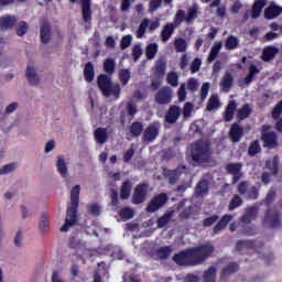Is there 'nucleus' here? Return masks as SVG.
Instances as JSON below:
<instances>
[{"mask_svg":"<svg viewBox=\"0 0 282 282\" xmlns=\"http://www.w3.org/2000/svg\"><path fill=\"white\" fill-rule=\"evenodd\" d=\"M212 252H215V248H213V245L207 243L175 254L173 261L177 265H199L210 257Z\"/></svg>","mask_w":282,"mask_h":282,"instance_id":"f257e3e1","label":"nucleus"},{"mask_svg":"<svg viewBox=\"0 0 282 282\" xmlns=\"http://www.w3.org/2000/svg\"><path fill=\"white\" fill-rule=\"evenodd\" d=\"M80 197V185H75L70 189V204L68 205L66 219L64 226L61 228L62 232H67L74 224H76V209Z\"/></svg>","mask_w":282,"mask_h":282,"instance_id":"f03ea898","label":"nucleus"},{"mask_svg":"<svg viewBox=\"0 0 282 282\" xmlns=\"http://www.w3.org/2000/svg\"><path fill=\"white\" fill-rule=\"evenodd\" d=\"M97 85L106 98H109V96L120 98V84H113L111 82V77L107 75H100L97 78Z\"/></svg>","mask_w":282,"mask_h":282,"instance_id":"7ed1b4c3","label":"nucleus"},{"mask_svg":"<svg viewBox=\"0 0 282 282\" xmlns=\"http://www.w3.org/2000/svg\"><path fill=\"white\" fill-rule=\"evenodd\" d=\"M210 155V145L208 143H195L192 147V159L194 164H204V162H209Z\"/></svg>","mask_w":282,"mask_h":282,"instance_id":"20e7f679","label":"nucleus"},{"mask_svg":"<svg viewBox=\"0 0 282 282\" xmlns=\"http://www.w3.org/2000/svg\"><path fill=\"white\" fill-rule=\"evenodd\" d=\"M156 105H171L173 100V89L169 86H163L155 95Z\"/></svg>","mask_w":282,"mask_h":282,"instance_id":"39448f33","label":"nucleus"},{"mask_svg":"<svg viewBox=\"0 0 282 282\" xmlns=\"http://www.w3.org/2000/svg\"><path fill=\"white\" fill-rule=\"evenodd\" d=\"M238 193L245 195L248 199H257L259 197V192L254 185H250L248 182H241L238 185Z\"/></svg>","mask_w":282,"mask_h":282,"instance_id":"423d86ee","label":"nucleus"},{"mask_svg":"<svg viewBox=\"0 0 282 282\" xmlns=\"http://www.w3.org/2000/svg\"><path fill=\"white\" fill-rule=\"evenodd\" d=\"M149 185L140 184L135 187L134 194L132 196V202L134 204H142L147 199V195H149Z\"/></svg>","mask_w":282,"mask_h":282,"instance_id":"0eeeda50","label":"nucleus"},{"mask_svg":"<svg viewBox=\"0 0 282 282\" xmlns=\"http://www.w3.org/2000/svg\"><path fill=\"white\" fill-rule=\"evenodd\" d=\"M262 140L264 145L269 147L270 149H274V147H276V134L274 131H270L269 126L262 127Z\"/></svg>","mask_w":282,"mask_h":282,"instance_id":"6e6552de","label":"nucleus"},{"mask_svg":"<svg viewBox=\"0 0 282 282\" xmlns=\"http://www.w3.org/2000/svg\"><path fill=\"white\" fill-rule=\"evenodd\" d=\"M182 173H186V166L181 165L176 170H169L166 167L163 169V175L164 177H167L170 184H176L178 177L182 175Z\"/></svg>","mask_w":282,"mask_h":282,"instance_id":"1a4fd4ad","label":"nucleus"},{"mask_svg":"<svg viewBox=\"0 0 282 282\" xmlns=\"http://www.w3.org/2000/svg\"><path fill=\"white\" fill-rule=\"evenodd\" d=\"M166 194H159L153 197L147 207L148 213H155L156 210H160V208L166 204Z\"/></svg>","mask_w":282,"mask_h":282,"instance_id":"9d476101","label":"nucleus"},{"mask_svg":"<svg viewBox=\"0 0 282 282\" xmlns=\"http://www.w3.org/2000/svg\"><path fill=\"white\" fill-rule=\"evenodd\" d=\"M159 134H160V124L158 123L150 124L143 132V141L153 142V140H155V138H158Z\"/></svg>","mask_w":282,"mask_h":282,"instance_id":"9b49d317","label":"nucleus"},{"mask_svg":"<svg viewBox=\"0 0 282 282\" xmlns=\"http://www.w3.org/2000/svg\"><path fill=\"white\" fill-rule=\"evenodd\" d=\"M241 163H231L227 165V173H231L234 175L232 183L237 184L242 177L241 173Z\"/></svg>","mask_w":282,"mask_h":282,"instance_id":"f8f14e48","label":"nucleus"},{"mask_svg":"<svg viewBox=\"0 0 282 282\" xmlns=\"http://www.w3.org/2000/svg\"><path fill=\"white\" fill-rule=\"evenodd\" d=\"M26 80H29L30 85H33L35 87L41 85V75H39V72H36V68L32 66H28Z\"/></svg>","mask_w":282,"mask_h":282,"instance_id":"ddd939ff","label":"nucleus"},{"mask_svg":"<svg viewBox=\"0 0 282 282\" xmlns=\"http://www.w3.org/2000/svg\"><path fill=\"white\" fill-rule=\"evenodd\" d=\"M268 6V0H257L251 10V17L252 19H259L261 17L262 10Z\"/></svg>","mask_w":282,"mask_h":282,"instance_id":"4468645a","label":"nucleus"},{"mask_svg":"<svg viewBox=\"0 0 282 282\" xmlns=\"http://www.w3.org/2000/svg\"><path fill=\"white\" fill-rule=\"evenodd\" d=\"M83 19L85 23L91 21V0H80Z\"/></svg>","mask_w":282,"mask_h":282,"instance_id":"2eb2a0df","label":"nucleus"},{"mask_svg":"<svg viewBox=\"0 0 282 282\" xmlns=\"http://www.w3.org/2000/svg\"><path fill=\"white\" fill-rule=\"evenodd\" d=\"M181 113L182 111L180 110V107L172 106L165 116L166 122H169L170 124H173V122H177V119L180 118Z\"/></svg>","mask_w":282,"mask_h":282,"instance_id":"dca6fc26","label":"nucleus"},{"mask_svg":"<svg viewBox=\"0 0 282 282\" xmlns=\"http://www.w3.org/2000/svg\"><path fill=\"white\" fill-rule=\"evenodd\" d=\"M56 170L62 177H67L69 175V170L67 167V161H65V158L57 156Z\"/></svg>","mask_w":282,"mask_h":282,"instance_id":"f3484780","label":"nucleus"},{"mask_svg":"<svg viewBox=\"0 0 282 282\" xmlns=\"http://www.w3.org/2000/svg\"><path fill=\"white\" fill-rule=\"evenodd\" d=\"M17 23V18L13 15H3L0 18V30H11Z\"/></svg>","mask_w":282,"mask_h":282,"instance_id":"a211bd4d","label":"nucleus"},{"mask_svg":"<svg viewBox=\"0 0 282 282\" xmlns=\"http://www.w3.org/2000/svg\"><path fill=\"white\" fill-rule=\"evenodd\" d=\"M175 24L173 23H169L166 24L162 32H161V40L163 41V43H166L171 40V37L173 36V32H175Z\"/></svg>","mask_w":282,"mask_h":282,"instance_id":"6ab92c4d","label":"nucleus"},{"mask_svg":"<svg viewBox=\"0 0 282 282\" xmlns=\"http://www.w3.org/2000/svg\"><path fill=\"white\" fill-rule=\"evenodd\" d=\"M76 254L77 257H82V259H89L91 257H96L98 254V251L87 249L85 246H79L76 248Z\"/></svg>","mask_w":282,"mask_h":282,"instance_id":"aec40b11","label":"nucleus"},{"mask_svg":"<svg viewBox=\"0 0 282 282\" xmlns=\"http://www.w3.org/2000/svg\"><path fill=\"white\" fill-rule=\"evenodd\" d=\"M234 217L235 216L230 214H226L225 216H223L219 223L214 227V232H221V230H224L228 226V224L232 221Z\"/></svg>","mask_w":282,"mask_h":282,"instance_id":"412c9836","label":"nucleus"},{"mask_svg":"<svg viewBox=\"0 0 282 282\" xmlns=\"http://www.w3.org/2000/svg\"><path fill=\"white\" fill-rule=\"evenodd\" d=\"M282 12V8L276 6V4H271L270 7H268L264 10V17L267 19H276V17H279V14H281Z\"/></svg>","mask_w":282,"mask_h":282,"instance_id":"4be33fe9","label":"nucleus"},{"mask_svg":"<svg viewBox=\"0 0 282 282\" xmlns=\"http://www.w3.org/2000/svg\"><path fill=\"white\" fill-rule=\"evenodd\" d=\"M258 209L257 207H249L246 209V214L241 217L242 224H250L252 219H257Z\"/></svg>","mask_w":282,"mask_h":282,"instance_id":"5701e85b","label":"nucleus"},{"mask_svg":"<svg viewBox=\"0 0 282 282\" xmlns=\"http://www.w3.org/2000/svg\"><path fill=\"white\" fill-rule=\"evenodd\" d=\"M109 134L107 133V129L97 128L95 130V140L98 144H104L107 142Z\"/></svg>","mask_w":282,"mask_h":282,"instance_id":"b1692460","label":"nucleus"},{"mask_svg":"<svg viewBox=\"0 0 282 282\" xmlns=\"http://www.w3.org/2000/svg\"><path fill=\"white\" fill-rule=\"evenodd\" d=\"M50 39H52V31L50 23L44 22L41 26V41L42 43H50Z\"/></svg>","mask_w":282,"mask_h":282,"instance_id":"393cba45","label":"nucleus"},{"mask_svg":"<svg viewBox=\"0 0 282 282\" xmlns=\"http://www.w3.org/2000/svg\"><path fill=\"white\" fill-rule=\"evenodd\" d=\"M229 135H230L232 142H239V140H241V135H243V129L241 127H239V124L235 123L231 127Z\"/></svg>","mask_w":282,"mask_h":282,"instance_id":"a878e982","label":"nucleus"},{"mask_svg":"<svg viewBox=\"0 0 282 282\" xmlns=\"http://www.w3.org/2000/svg\"><path fill=\"white\" fill-rule=\"evenodd\" d=\"M278 53H279V48L274 46H268L267 48L263 50L262 61L268 63V61H272Z\"/></svg>","mask_w":282,"mask_h":282,"instance_id":"bb28decb","label":"nucleus"},{"mask_svg":"<svg viewBox=\"0 0 282 282\" xmlns=\"http://www.w3.org/2000/svg\"><path fill=\"white\" fill-rule=\"evenodd\" d=\"M187 47H188V44L186 43V40H184L182 37L174 39L175 52H177L178 54H183L184 52H186Z\"/></svg>","mask_w":282,"mask_h":282,"instance_id":"cd10ccee","label":"nucleus"},{"mask_svg":"<svg viewBox=\"0 0 282 282\" xmlns=\"http://www.w3.org/2000/svg\"><path fill=\"white\" fill-rule=\"evenodd\" d=\"M221 107V102L219 101V96L212 95L207 102V111H215Z\"/></svg>","mask_w":282,"mask_h":282,"instance_id":"c85d7f7f","label":"nucleus"},{"mask_svg":"<svg viewBox=\"0 0 282 282\" xmlns=\"http://www.w3.org/2000/svg\"><path fill=\"white\" fill-rule=\"evenodd\" d=\"M159 47L160 45H158V43H151L147 46L145 56L148 61H153V58H155V54H158Z\"/></svg>","mask_w":282,"mask_h":282,"instance_id":"c756f323","label":"nucleus"},{"mask_svg":"<svg viewBox=\"0 0 282 282\" xmlns=\"http://www.w3.org/2000/svg\"><path fill=\"white\" fill-rule=\"evenodd\" d=\"M236 110H237V104H235V101H229L225 111V120L227 122H230V120H232V117L235 116Z\"/></svg>","mask_w":282,"mask_h":282,"instance_id":"7c9ffc66","label":"nucleus"},{"mask_svg":"<svg viewBox=\"0 0 282 282\" xmlns=\"http://www.w3.org/2000/svg\"><path fill=\"white\" fill-rule=\"evenodd\" d=\"M220 3H221V0H215L210 3V8H217L216 9L217 17H220V19H224V17H226V6Z\"/></svg>","mask_w":282,"mask_h":282,"instance_id":"2f4dec72","label":"nucleus"},{"mask_svg":"<svg viewBox=\"0 0 282 282\" xmlns=\"http://www.w3.org/2000/svg\"><path fill=\"white\" fill-rule=\"evenodd\" d=\"M223 44L221 42H216L210 50L209 56L207 58L208 63H213L217 58L219 52H221Z\"/></svg>","mask_w":282,"mask_h":282,"instance_id":"473e14b6","label":"nucleus"},{"mask_svg":"<svg viewBox=\"0 0 282 282\" xmlns=\"http://www.w3.org/2000/svg\"><path fill=\"white\" fill-rule=\"evenodd\" d=\"M259 69L256 65L249 66V75L242 80L243 85H250L252 80H254V77L257 74H259Z\"/></svg>","mask_w":282,"mask_h":282,"instance_id":"72a5a7b5","label":"nucleus"},{"mask_svg":"<svg viewBox=\"0 0 282 282\" xmlns=\"http://www.w3.org/2000/svg\"><path fill=\"white\" fill-rule=\"evenodd\" d=\"M50 215H47L46 213H43L41 215V221H40V231L42 234H45L50 230Z\"/></svg>","mask_w":282,"mask_h":282,"instance_id":"f704fd0d","label":"nucleus"},{"mask_svg":"<svg viewBox=\"0 0 282 282\" xmlns=\"http://www.w3.org/2000/svg\"><path fill=\"white\" fill-rule=\"evenodd\" d=\"M215 276H217V269L210 267L204 272L203 282H215Z\"/></svg>","mask_w":282,"mask_h":282,"instance_id":"c9c22d12","label":"nucleus"},{"mask_svg":"<svg viewBox=\"0 0 282 282\" xmlns=\"http://www.w3.org/2000/svg\"><path fill=\"white\" fill-rule=\"evenodd\" d=\"M232 83H234L232 75L230 73H226L220 82V85L223 89H225V91H228V89L232 87Z\"/></svg>","mask_w":282,"mask_h":282,"instance_id":"e433bc0d","label":"nucleus"},{"mask_svg":"<svg viewBox=\"0 0 282 282\" xmlns=\"http://www.w3.org/2000/svg\"><path fill=\"white\" fill-rule=\"evenodd\" d=\"M84 76L87 83H91V80H94V64H91V62H88L86 64L84 69Z\"/></svg>","mask_w":282,"mask_h":282,"instance_id":"4c0bfd02","label":"nucleus"},{"mask_svg":"<svg viewBox=\"0 0 282 282\" xmlns=\"http://www.w3.org/2000/svg\"><path fill=\"white\" fill-rule=\"evenodd\" d=\"M252 109L250 108L249 105L242 106L240 109L237 111V118L238 120H246L248 116H250Z\"/></svg>","mask_w":282,"mask_h":282,"instance_id":"58836bf2","label":"nucleus"},{"mask_svg":"<svg viewBox=\"0 0 282 282\" xmlns=\"http://www.w3.org/2000/svg\"><path fill=\"white\" fill-rule=\"evenodd\" d=\"M131 195V181H126L121 186V199H129Z\"/></svg>","mask_w":282,"mask_h":282,"instance_id":"ea45409f","label":"nucleus"},{"mask_svg":"<svg viewBox=\"0 0 282 282\" xmlns=\"http://www.w3.org/2000/svg\"><path fill=\"white\" fill-rule=\"evenodd\" d=\"M149 19H143L141 24L137 30V39H144V34H147V28H149Z\"/></svg>","mask_w":282,"mask_h":282,"instance_id":"a19ab883","label":"nucleus"},{"mask_svg":"<svg viewBox=\"0 0 282 282\" xmlns=\"http://www.w3.org/2000/svg\"><path fill=\"white\" fill-rule=\"evenodd\" d=\"M197 19V6H193L187 10V14L185 15L186 23H193Z\"/></svg>","mask_w":282,"mask_h":282,"instance_id":"79ce46f5","label":"nucleus"},{"mask_svg":"<svg viewBox=\"0 0 282 282\" xmlns=\"http://www.w3.org/2000/svg\"><path fill=\"white\" fill-rule=\"evenodd\" d=\"M104 72H106V74H113V72H116V61L108 58L104 62Z\"/></svg>","mask_w":282,"mask_h":282,"instance_id":"37998d69","label":"nucleus"},{"mask_svg":"<svg viewBox=\"0 0 282 282\" xmlns=\"http://www.w3.org/2000/svg\"><path fill=\"white\" fill-rule=\"evenodd\" d=\"M142 131H144V126H142V122H133L130 128V133L134 137L141 135Z\"/></svg>","mask_w":282,"mask_h":282,"instance_id":"c03bdc74","label":"nucleus"},{"mask_svg":"<svg viewBox=\"0 0 282 282\" xmlns=\"http://www.w3.org/2000/svg\"><path fill=\"white\" fill-rule=\"evenodd\" d=\"M173 215H174V212H169L164 216L159 218V221H158L159 228H164L165 226H167L169 221L173 219Z\"/></svg>","mask_w":282,"mask_h":282,"instance_id":"a18cd8bd","label":"nucleus"},{"mask_svg":"<svg viewBox=\"0 0 282 282\" xmlns=\"http://www.w3.org/2000/svg\"><path fill=\"white\" fill-rule=\"evenodd\" d=\"M208 193V183L206 181H200L196 186V195L204 197Z\"/></svg>","mask_w":282,"mask_h":282,"instance_id":"49530a36","label":"nucleus"},{"mask_svg":"<svg viewBox=\"0 0 282 282\" xmlns=\"http://www.w3.org/2000/svg\"><path fill=\"white\" fill-rule=\"evenodd\" d=\"M119 80L124 86L131 80V72L129 69L119 70Z\"/></svg>","mask_w":282,"mask_h":282,"instance_id":"de8ad7c7","label":"nucleus"},{"mask_svg":"<svg viewBox=\"0 0 282 282\" xmlns=\"http://www.w3.org/2000/svg\"><path fill=\"white\" fill-rule=\"evenodd\" d=\"M239 46V39L235 37V36H229L227 39V41L225 42V47L227 50H237V47Z\"/></svg>","mask_w":282,"mask_h":282,"instance_id":"09e8293b","label":"nucleus"},{"mask_svg":"<svg viewBox=\"0 0 282 282\" xmlns=\"http://www.w3.org/2000/svg\"><path fill=\"white\" fill-rule=\"evenodd\" d=\"M278 166H279V156H274L272 160L267 161V169L271 171L272 175H276Z\"/></svg>","mask_w":282,"mask_h":282,"instance_id":"8fccbe9b","label":"nucleus"},{"mask_svg":"<svg viewBox=\"0 0 282 282\" xmlns=\"http://www.w3.org/2000/svg\"><path fill=\"white\" fill-rule=\"evenodd\" d=\"M171 252H173V249L171 247H162L158 250V257L159 259H169L171 257Z\"/></svg>","mask_w":282,"mask_h":282,"instance_id":"3c124183","label":"nucleus"},{"mask_svg":"<svg viewBox=\"0 0 282 282\" xmlns=\"http://www.w3.org/2000/svg\"><path fill=\"white\" fill-rule=\"evenodd\" d=\"M243 204V199L239 197V195H235L229 203V210H235V208H239Z\"/></svg>","mask_w":282,"mask_h":282,"instance_id":"603ef678","label":"nucleus"},{"mask_svg":"<svg viewBox=\"0 0 282 282\" xmlns=\"http://www.w3.org/2000/svg\"><path fill=\"white\" fill-rule=\"evenodd\" d=\"M257 153H261V145L259 141H253L249 147V155H257Z\"/></svg>","mask_w":282,"mask_h":282,"instance_id":"864d4df0","label":"nucleus"},{"mask_svg":"<svg viewBox=\"0 0 282 282\" xmlns=\"http://www.w3.org/2000/svg\"><path fill=\"white\" fill-rule=\"evenodd\" d=\"M282 113V101L278 102L276 106L272 110V118L273 120H279Z\"/></svg>","mask_w":282,"mask_h":282,"instance_id":"5fc2aeb1","label":"nucleus"},{"mask_svg":"<svg viewBox=\"0 0 282 282\" xmlns=\"http://www.w3.org/2000/svg\"><path fill=\"white\" fill-rule=\"evenodd\" d=\"M177 78H178L177 73L175 72L170 73L166 78L167 84L171 85L172 87H177L178 85Z\"/></svg>","mask_w":282,"mask_h":282,"instance_id":"6e6d98bb","label":"nucleus"},{"mask_svg":"<svg viewBox=\"0 0 282 282\" xmlns=\"http://www.w3.org/2000/svg\"><path fill=\"white\" fill-rule=\"evenodd\" d=\"M133 209L130 207H124L120 212V217H122L123 219H133Z\"/></svg>","mask_w":282,"mask_h":282,"instance_id":"4d7b16f0","label":"nucleus"},{"mask_svg":"<svg viewBox=\"0 0 282 282\" xmlns=\"http://www.w3.org/2000/svg\"><path fill=\"white\" fill-rule=\"evenodd\" d=\"M88 213H89V215H94L95 217H98V215H100V206L96 203L89 204Z\"/></svg>","mask_w":282,"mask_h":282,"instance_id":"13d9d810","label":"nucleus"},{"mask_svg":"<svg viewBox=\"0 0 282 282\" xmlns=\"http://www.w3.org/2000/svg\"><path fill=\"white\" fill-rule=\"evenodd\" d=\"M243 248H254V242L250 240H240L237 245V250L241 251Z\"/></svg>","mask_w":282,"mask_h":282,"instance_id":"bf43d9fd","label":"nucleus"},{"mask_svg":"<svg viewBox=\"0 0 282 282\" xmlns=\"http://www.w3.org/2000/svg\"><path fill=\"white\" fill-rule=\"evenodd\" d=\"M165 72H166V64H164L163 62H158L155 66L156 76L159 77L164 76Z\"/></svg>","mask_w":282,"mask_h":282,"instance_id":"052dcab7","label":"nucleus"},{"mask_svg":"<svg viewBox=\"0 0 282 282\" xmlns=\"http://www.w3.org/2000/svg\"><path fill=\"white\" fill-rule=\"evenodd\" d=\"M12 171H17V164H8L0 169V175H8V173H12Z\"/></svg>","mask_w":282,"mask_h":282,"instance_id":"680f3d73","label":"nucleus"},{"mask_svg":"<svg viewBox=\"0 0 282 282\" xmlns=\"http://www.w3.org/2000/svg\"><path fill=\"white\" fill-rule=\"evenodd\" d=\"M186 85L189 91H197V87H199V82H197V79L195 78H189Z\"/></svg>","mask_w":282,"mask_h":282,"instance_id":"e2e57ef3","label":"nucleus"},{"mask_svg":"<svg viewBox=\"0 0 282 282\" xmlns=\"http://www.w3.org/2000/svg\"><path fill=\"white\" fill-rule=\"evenodd\" d=\"M133 41V36L131 35H124L121 39V50H127L131 45V42Z\"/></svg>","mask_w":282,"mask_h":282,"instance_id":"0e129e2a","label":"nucleus"},{"mask_svg":"<svg viewBox=\"0 0 282 282\" xmlns=\"http://www.w3.org/2000/svg\"><path fill=\"white\" fill-rule=\"evenodd\" d=\"M200 67H202V59L200 58H195L192 62V65H191L192 74H197V72L199 70Z\"/></svg>","mask_w":282,"mask_h":282,"instance_id":"69168bd1","label":"nucleus"},{"mask_svg":"<svg viewBox=\"0 0 282 282\" xmlns=\"http://www.w3.org/2000/svg\"><path fill=\"white\" fill-rule=\"evenodd\" d=\"M132 56L134 61H138L140 56H142V46L140 44H137L132 47Z\"/></svg>","mask_w":282,"mask_h":282,"instance_id":"338daca9","label":"nucleus"},{"mask_svg":"<svg viewBox=\"0 0 282 282\" xmlns=\"http://www.w3.org/2000/svg\"><path fill=\"white\" fill-rule=\"evenodd\" d=\"M28 32V23L21 22L17 28L18 36H23Z\"/></svg>","mask_w":282,"mask_h":282,"instance_id":"774afa93","label":"nucleus"}]
</instances>
